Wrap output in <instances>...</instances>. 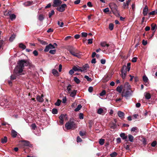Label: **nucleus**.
Here are the masks:
<instances>
[{"mask_svg": "<svg viewBox=\"0 0 157 157\" xmlns=\"http://www.w3.org/2000/svg\"><path fill=\"white\" fill-rule=\"evenodd\" d=\"M17 64V65L14 70L13 75L10 76V79L11 80L16 79L17 76L22 75L21 73L24 68V67L28 66L29 63L28 60H19Z\"/></svg>", "mask_w": 157, "mask_h": 157, "instance_id": "obj_1", "label": "nucleus"}, {"mask_svg": "<svg viewBox=\"0 0 157 157\" xmlns=\"http://www.w3.org/2000/svg\"><path fill=\"white\" fill-rule=\"evenodd\" d=\"M68 51L73 56L79 57L80 56L79 54L77 52L78 50L74 47L70 46L68 47Z\"/></svg>", "mask_w": 157, "mask_h": 157, "instance_id": "obj_2", "label": "nucleus"}, {"mask_svg": "<svg viewBox=\"0 0 157 157\" xmlns=\"http://www.w3.org/2000/svg\"><path fill=\"white\" fill-rule=\"evenodd\" d=\"M65 127L68 130L74 129L77 128V126L74 122H68L65 124Z\"/></svg>", "mask_w": 157, "mask_h": 157, "instance_id": "obj_3", "label": "nucleus"}, {"mask_svg": "<svg viewBox=\"0 0 157 157\" xmlns=\"http://www.w3.org/2000/svg\"><path fill=\"white\" fill-rule=\"evenodd\" d=\"M131 90H125V89H123L121 94V97H124L126 99H128V98L131 95Z\"/></svg>", "mask_w": 157, "mask_h": 157, "instance_id": "obj_4", "label": "nucleus"}, {"mask_svg": "<svg viewBox=\"0 0 157 157\" xmlns=\"http://www.w3.org/2000/svg\"><path fill=\"white\" fill-rule=\"evenodd\" d=\"M67 7V5L65 4H63L59 6L56 8V10L60 12H63L65 10V8Z\"/></svg>", "mask_w": 157, "mask_h": 157, "instance_id": "obj_5", "label": "nucleus"}, {"mask_svg": "<svg viewBox=\"0 0 157 157\" xmlns=\"http://www.w3.org/2000/svg\"><path fill=\"white\" fill-rule=\"evenodd\" d=\"M53 3L52 6L53 7H56L59 6L62 3V2L60 0H53Z\"/></svg>", "mask_w": 157, "mask_h": 157, "instance_id": "obj_6", "label": "nucleus"}, {"mask_svg": "<svg viewBox=\"0 0 157 157\" xmlns=\"http://www.w3.org/2000/svg\"><path fill=\"white\" fill-rule=\"evenodd\" d=\"M123 89L125 90H131V86L129 83L126 82L124 83L123 87Z\"/></svg>", "mask_w": 157, "mask_h": 157, "instance_id": "obj_7", "label": "nucleus"}, {"mask_svg": "<svg viewBox=\"0 0 157 157\" xmlns=\"http://www.w3.org/2000/svg\"><path fill=\"white\" fill-rule=\"evenodd\" d=\"M67 115H64L63 114H61L59 117V118L60 119L59 122L60 123L62 124L63 123V119L64 118L65 116H66Z\"/></svg>", "mask_w": 157, "mask_h": 157, "instance_id": "obj_8", "label": "nucleus"}, {"mask_svg": "<svg viewBox=\"0 0 157 157\" xmlns=\"http://www.w3.org/2000/svg\"><path fill=\"white\" fill-rule=\"evenodd\" d=\"M100 45L102 47H105L106 50L108 49V47L109 46V44H107L106 42L105 41L101 42L100 43Z\"/></svg>", "mask_w": 157, "mask_h": 157, "instance_id": "obj_9", "label": "nucleus"}, {"mask_svg": "<svg viewBox=\"0 0 157 157\" xmlns=\"http://www.w3.org/2000/svg\"><path fill=\"white\" fill-rule=\"evenodd\" d=\"M21 144L24 146H29L30 144L29 141L27 140H22L21 141Z\"/></svg>", "mask_w": 157, "mask_h": 157, "instance_id": "obj_10", "label": "nucleus"}, {"mask_svg": "<svg viewBox=\"0 0 157 157\" xmlns=\"http://www.w3.org/2000/svg\"><path fill=\"white\" fill-rule=\"evenodd\" d=\"M44 95L42 94L41 96L40 95H38L36 98V100L37 101L40 102H42L44 101V99L43 97Z\"/></svg>", "mask_w": 157, "mask_h": 157, "instance_id": "obj_11", "label": "nucleus"}, {"mask_svg": "<svg viewBox=\"0 0 157 157\" xmlns=\"http://www.w3.org/2000/svg\"><path fill=\"white\" fill-rule=\"evenodd\" d=\"M120 136L123 140H124L125 141H127V139L128 137V136L125 133H122L120 134Z\"/></svg>", "mask_w": 157, "mask_h": 157, "instance_id": "obj_12", "label": "nucleus"}, {"mask_svg": "<svg viewBox=\"0 0 157 157\" xmlns=\"http://www.w3.org/2000/svg\"><path fill=\"white\" fill-rule=\"evenodd\" d=\"M118 116L121 119H123L124 118V113L123 112L119 111L117 113Z\"/></svg>", "mask_w": 157, "mask_h": 157, "instance_id": "obj_13", "label": "nucleus"}, {"mask_svg": "<svg viewBox=\"0 0 157 157\" xmlns=\"http://www.w3.org/2000/svg\"><path fill=\"white\" fill-rule=\"evenodd\" d=\"M148 10V7L147 6H145V7L143 9V13L144 16L147 15V11Z\"/></svg>", "mask_w": 157, "mask_h": 157, "instance_id": "obj_14", "label": "nucleus"}, {"mask_svg": "<svg viewBox=\"0 0 157 157\" xmlns=\"http://www.w3.org/2000/svg\"><path fill=\"white\" fill-rule=\"evenodd\" d=\"M89 68V66L88 64H86L83 66L82 67V69L83 70V71L86 70L88 68Z\"/></svg>", "mask_w": 157, "mask_h": 157, "instance_id": "obj_15", "label": "nucleus"}, {"mask_svg": "<svg viewBox=\"0 0 157 157\" xmlns=\"http://www.w3.org/2000/svg\"><path fill=\"white\" fill-rule=\"evenodd\" d=\"M72 69L74 70V71H80L81 72H83V70H82V69L78 68L77 67H76L75 66H74L73 67Z\"/></svg>", "mask_w": 157, "mask_h": 157, "instance_id": "obj_16", "label": "nucleus"}, {"mask_svg": "<svg viewBox=\"0 0 157 157\" xmlns=\"http://www.w3.org/2000/svg\"><path fill=\"white\" fill-rule=\"evenodd\" d=\"M17 135V132L14 130H13L11 131V136L13 137H16Z\"/></svg>", "mask_w": 157, "mask_h": 157, "instance_id": "obj_17", "label": "nucleus"}, {"mask_svg": "<svg viewBox=\"0 0 157 157\" xmlns=\"http://www.w3.org/2000/svg\"><path fill=\"white\" fill-rule=\"evenodd\" d=\"M123 87L121 85V86H118L116 88V90L119 93H121Z\"/></svg>", "mask_w": 157, "mask_h": 157, "instance_id": "obj_18", "label": "nucleus"}, {"mask_svg": "<svg viewBox=\"0 0 157 157\" xmlns=\"http://www.w3.org/2000/svg\"><path fill=\"white\" fill-rule=\"evenodd\" d=\"M38 40L39 42H40V44L43 45H45L48 44V43L40 39H38Z\"/></svg>", "mask_w": 157, "mask_h": 157, "instance_id": "obj_19", "label": "nucleus"}, {"mask_svg": "<svg viewBox=\"0 0 157 157\" xmlns=\"http://www.w3.org/2000/svg\"><path fill=\"white\" fill-rule=\"evenodd\" d=\"M44 18V16L42 14L39 15L38 17V20L40 21H43Z\"/></svg>", "mask_w": 157, "mask_h": 157, "instance_id": "obj_20", "label": "nucleus"}, {"mask_svg": "<svg viewBox=\"0 0 157 157\" xmlns=\"http://www.w3.org/2000/svg\"><path fill=\"white\" fill-rule=\"evenodd\" d=\"M52 73L55 76H57L59 75V73L58 71H57L55 69H54L52 70Z\"/></svg>", "mask_w": 157, "mask_h": 157, "instance_id": "obj_21", "label": "nucleus"}, {"mask_svg": "<svg viewBox=\"0 0 157 157\" xmlns=\"http://www.w3.org/2000/svg\"><path fill=\"white\" fill-rule=\"evenodd\" d=\"M121 73H124V72H127V67L125 65L123 66L121 70Z\"/></svg>", "mask_w": 157, "mask_h": 157, "instance_id": "obj_22", "label": "nucleus"}, {"mask_svg": "<svg viewBox=\"0 0 157 157\" xmlns=\"http://www.w3.org/2000/svg\"><path fill=\"white\" fill-rule=\"evenodd\" d=\"M128 136L129 141L131 142H133L134 140V137L131 134H129Z\"/></svg>", "mask_w": 157, "mask_h": 157, "instance_id": "obj_23", "label": "nucleus"}, {"mask_svg": "<svg viewBox=\"0 0 157 157\" xmlns=\"http://www.w3.org/2000/svg\"><path fill=\"white\" fill-rule=\"evenodd\" d=\"M77 92V90H74L70 94V96L72 97H74L75 96V95H76Z\"/></svg>", "mask_w": 157, "mask_h": 157, "instance_id": "obj_24", "label": "nucleus"}, {"mask_svg": "<svg viewBox=\"0 0 157 157\" xmlns=\"http://www.w3.org/2000/svg\"><path fill=\"white\" fill-rule=\"evenodd\" d=\"M117 127V125L116 124L113 122H112L110 124V127L113 129H115Z\"/></svg>", "mask_w": 157, "mask_h": 157, "instance_id": "obj_25", "label": "nucleus"}, {"mask_svg": "<svg viewBox=\"0 0 157 157\" xmlns=\"http://www.w3.org/2000/svg\"><path fill=\"white\" fill-rule=\"evenodd\" d=\"M19 47L23 50L25 49L26 48V46L22 43L19 44Z\"/></svg>", "mask_w": 157, "mask_h": 157, "instance_id": "obj_26", "label": "nucleus"}, {"mask_svg": "<svg viewBox=\"0 0 157 157\" xmlns=\"http://www.w3.org/2000/svg\"><path fill=\"white\" fill-rule=\"evenodd\" d=\"M10 18L11 21H13L16 18V16L14 14H12L10 15Z\"/></svg>", "mask_w": 157, "mask_h": 157, "instance_id": "obj_27", "label": "nucleus"}, {"mask_svg": "<svg viewBox=\"0 0 157 157\" xmlns=\"http://www.w3.org/2000/svg\"><path fill=\"white\" fill-rule=\"evenodd\" d=\"M16 36V35L14 34H13L11 36H10L9 38V40L10 42H12L13 40L15 39V37Z\"/></svg>", "mask_w": 157, "mask_h": 157, "instance_id": "obj_28", "label": "nucleus"}, {"mask_svg": "<svg viewBox=\"0 0 157 157\" xmlns=\"http://www.w3.org/2000/svg\"><path fill=\"white\" fill-rule=\"evenodd\" d=\"M7 138L6 136H5L4 138L1 139V142L2 144L6 143L7 142Z\"/></svg>", "mask_w": 157, "mask_h": 157, "instance_id": "obj_29", "label": "nucleus"}, {"mask_svg": "<svg viewBox=\"0 0 157 157\" xmlns=\"http://www.w3.org/2000/svg\"><path fill=\"white\" fill-rule=\"evenodd\" d=\"M104 112V110L102 108H100L97 111V113L100 114H102Z\"/></svg>", "mask_w": 157, "mask_h": 157, "instance_id": "obj_30", "label": "nucleus"}, {"mask_svg": "<svg viewBox=\"0 0 157 157\" xmlns=\"http://www.w3.org/2000/svg\"><path fill=\"white\" fill-rule=\"evenodd\" d=\"M114 28V25L112 23H111L109 24V29L112 31L113 29Z\"/></svg>", "mask_w": 157, "mask_h": 157, "instance_id": "obj_31", "label": "nucleus"}, {"mask_svg": "<svg viewBox=\"0 0 157 157\" xmlns=\"http://www.w3.org/2000/svg\"><path fill=\"white\" fill-rule=\"evenodd\" d=\"M82 107V106L81 105H79L77 108L75 109L74 111L75 112L78 111L81 109Z\"/></svg>", "mask_w": 157, "mask_h": 157, "instance_id": "obj_32", "label": "nucleus"}, {"mask_svg": "<svg viewBox=\"0 0 157 157\" xmlns=\"http://www.w3.org/2000/svg\"><path fill=\"white\" fill-rule=\"evenodd\" d=\"M151 30L152 31H154L155 28L156 27V25L155 24L152 23L151 25Z\"/></svg>", "mask_w": 157, "mask_h": 157, "instance_id": "obj_33", "label": "nucleus"}, {"mask_svg": "<svg viewBox=\"0 0 157 157\" xmlns=\"http://www.w3.org/2000/svg\"><path fill=\"white\" fill-rule=\"evenodd\" d=\"M145 98L147 99H149L151 98V95L149 93H147L145 96Z\"/></svg>", "mask_w": 157, "mask_h": 157, "instance_id": "obj_34", "label": "nucleus"}, {"mask_svg": "<svg viewBox=\"0 0 157 157\" xmlns=\"http://www.w3.org/2000/svg\"><path fill=\"white\" fill-rule=\"evenodd\" d=\"M55 12L53 10H52L51 12H49V17L51 18V17L54 14Z\"/></svg>", "mask_w": 157, "mask_h": 157, "instance_id": "obj_35", "label": "nucleus"}, {"mask_svg": "<svg viewBox=\"0 0 157 157\" xmlns=\"http://www.w3.org/2000/svg\"><path fill=\"white\" fill-rule=\"evenodd\" d=\"M89 127L90 128H91L92 127L93 125L94 124V122L92 120H90L89 121Z\"/></svg>", "mask_w": 157, "mask_h": 157, "instance_id": "obj_36", "label": "nucleus"}, {"mask_svg": "<svg viewBox=\"0 0 157 157\" xmlns=\"http://www.w3.org/2000/svg\"><path fill=\"white\" fill-rule=\"evenodd\" d=\"M51 48L49 46V44L47 45L44 50V51L45 52H47L49 50L51 49Z\"/></svg>", "mask_w": 157, "mask_h": 157, "instance_id": "obj_37", "label": "nucleus"}, {"mask_svg": "<svg viewBox=\"0 0 157 157\" xmlns=\"http://www.w3.org/2000/svg\"><path fill=\"white\" fill-rule=\"evenodd\" d=\"M74 79L75 82L77 84H79L80 82V80L77 77H75Z\"/></svg>", "mask_w": 157, "mask_h": 157, "instance_id": "obj_38", "label": "nucleus"}, {"mask_svg": "<svg viewBox=\"0 0 157 157\" xmlns=\"http://www.w3.org/2000/svg\"><path fill=\"white\" fill-rule=\"evenodd\" d=\"M143 79L144 82L145 83L147 82L148 80V78L145 75L143 76Z\"/></svg>", "mask_w": 157, "mask_h": 157, "instance_id": "obj_39", "label": "nucleus"}, {"mask_svg": "<svg viewBox=\"0 0 157 157\" xmlns=\"http://www.w3.org/2000/svg\"><path fill=\"white\" fill-rule=\"evenodd\" d=\"M117 155V153L116 152H114L110 154V156L111 157H115Z\"/></svg>", "mask_w": 157, "mask_h": 157, "instance_id": "obj_40", "label": "nucleus"}, {"mask_svg": "<svg viewBox=\"0 0 157 157\" xmlns=\"http://www.w3.org/2000/svg\"><path fill=\"white\" fill-rule=\"evenodd\" d=\"M127 72H124V73H121V76L123 79H124L125 78Z\"/></svg>", "mask_w": 157, "mask_h": 157, "instance_id": "obj_41", "label": "nucleus"}, {"mask_svg": "<svg viewBox=\"0 0 157 157\" xmlns=\"http://www.w3.org/2000/svg\"><path fill=\"white\" fill-rule=\"evenodd\" d=\"M104 139H101L99 140V143L101 145H103L104 143Z\"/></svg>", "mask_w": 157, "mask_h": 157, "instance_id": "obj_42", "label": "nucleus"}, {"mask_svg": "<svg viewBox=\"0 0 157 157\" xmlns=\"http://www.w3.org/2000/svg\"><path fill=\"white\" fill-rule=\"evenodd\" d=\"M61 101L59 99H58L57 101L55 103V105L57 106H59L60 105Z\"/></svg>", "mask_w": 157, "mask_h": 157, "instance_id": "obj_43", "label": "nucleus"}, {"mask_svg": "<svg viewBox=\"0 0 157 157\" xmlns=\"http://www.w3.org/2000/svg\"><path fill=\"white\" fill-rule=\"evenodd\" d=\"M84 78L86 79L89 82H91L92 81V79L91 78H89L88 76L85 75Z\"/></svg>", "mask_w": 157, "mask_h": 157, "instance_id": "obj_44", "label": "nucleus"}, {"mask_svg": "<svg viewBox=\"0 0 157 157\" xmlns=\"http://www.w3.org/2000/svg\"><path fill=\"white\" fill-rule=\"evenodd\" d=\"M52 113L53 114H56L58 113L57 110L55 108H53L52 109Z\"/></svg>", "mask_w": 157, "mask_h": 157, "instance_id": "obj_45", "label": "nucleus"}, {"mask_svg": "<svg viewBox=\"0 0 157 157\" xmlns=\"http://www.w3.org/2000/svg\"><path fill=\"white\" fill-rule=\"evenodd\" d=\"M72 88V86L71 84H69L68 86H67V90L69 92V93H70V92L71 90V88Z\"/></svg>", "mask_w": 157, "mask_h": 157, "instance_id": "obj_46", "label": "nucleus"}, {"mask_svg": "<svg viewBox=\"0 0 157 157\" xmlns=\"http://www.w3.org/2000/svg\"><path fill=\"white\" fill-rule=\"evenodd\" d=\"M58 25L61 27H62L63 25V22H60L59 21L57 22Z\"/></svg>", "mask_w": 157, "mask_h": 157, "instance_id": "obj_47", "label": "nucleus"}, {"mask_svg": "<svg viewBox=\"0 0 157 157\" xmlns=\"http://www.w3.org/2000/svg\"><path fill=\"white\" fill-rule=\"evenodd\" d=\"M31 126L32 129L34 130H35L36 128V126L35 123H33L31 125Z\"/></svg>", "mask_w": 157, "mask_h": 157, "instance_id": "obj_48", "label": "nucleus"}, {"mask_svg": "<svg viewBox=\"0 0 157 157\" xmlns=\"http://www.w3.org/2000/svg\"><path fill=\"white\" fill-rule=\"evenodd\" d=\"M155 13H157V10H156V11H153L151 12H150L149 13V15H154L155 14Z\"/></svg>", "mask_w": 157, "mask_h": 157, "instance_id": "obj_49", "label": "nucleus"}, {"mask_svg": "<svg viewBox=\"0 0 157 157\" xmlns=\"http://www.w3.org/2000/svg\"><path fill=\"white\" fill-rule=\"evenodd\" d=\"M106 94V91L105 90H103L100 94V95L102 96L105 95Z\"/></svg>", "mask_w": 157, "mask_h": 157, "instance_id": "obj_50", "label": "nucleus"}, {"mask_svg": "<svg viewBox=\"0 0 157 157\" xmlns=\"http://www.w3.org/2000/svg\"><path fill=\"white\" fill-rule=\"evenodd\" d=\"M112 13L115 15H117V14L118 15H120L119 14L117 13V10L115 9H114L113 10H112Z\"/></svg>", "mask_w": 157, "mask_h": 157, "instance_id": "obj_51", "label": "nucleus"}, {"mask_svg": "<svg viewBox=\"0 0 157 157\" xmlns=\"http://www.w3.org/2000/svg\"><path fill=\"white\" fill-rule=\"evenodd\" d=\"M79 134L81 136H83L86 135V132H82V131H80Z\"/></svg>", "mask_w": 157, "mask_h": 157, "instance_id": "obj_52", "label": "nucleus"}, {"mask_svg": "<svg viewBox=\"0 0 157 157\" xmlns=\"http://www.w3.org/2000/svg\"><path fill=\"white\" fill-rule=\"evenodd\" d=\"M56 49L50 50L49 53L52 54H54L56 53Z\"/></svg>", "mask_w": 157, "mask_h": 157, "instance_id": "obj_53", "label": "nucleus"}, {"mask_svg": "<svg viewBox=\"0 0 157 157\" xmlns=\"http://www.w3.org/2000/svg\"><path fill=\"white\" fill-rule=\"evenodd\" d=\"M103 12L105 13H107L109 12V9L108 8H106L103 10Z\"/></svg>", "mask_w": 157, "mask_h": 157, "instance_id": "obj_54", "label": "nucleus"}, {"mask_svg": "<svg viewBox=\"0 0 157 157\" xmlns=\"http://www.w3.org/2000/svg\"><path fill=\"white\" fill-rule=\"evenodd\" d=\"M87 33H86L82 32L81 33L82 37H86L87 35Z\"/></svg>", "mask_w": 157, "mask_h": 157, "instance_id": "obj_55", "label": "nucleus"}, {"mask_svg": "<svg viewBox=\"0 0 157 157\" xmlns=\"http://www.w3.org/2000/svg\"><path fill=\"white\" fill-rule=\"evenodd\" d=\"M79 117L80 119H83V114L82 113H80L79 114Z\"/></svg>", "mask_w": 157, "mask_h": 157, "instance_id": "obj_56", "label": "nucleus"}, {"mask_svg": "<svg viewBox=\"0 0 157 157\" xmlns=\"http://www.w3.org/2000/svg\"><path fill=\"white\" fill-rule=\"evenodd\" d=\"M138 58L136 57H133L132 60V61L133 63H135L136 62L137 59Z\"/></svg>", "mask_w": 157, "mask_h": 157, "instance_id": "obj_57", "label": "nucleus"}, {"mask_svg": "<svg viewBox=\"0 0 157 157\" xmlns=\"http://www.w3.org/2000/svg\"><path fill=\"white\" fill-rule=\"evenodd\" d=\"M157 143L156 141H153L152 143L151 144V145L153 147H155L156 144Z\"/></svg>", "mask_w": 157, "mask_h": 157, "instance_id": "obj_58", "label": "nucleus"}, {"mask_svg": "<svg viewBox=\"0 0 157 157\" xmlns=\"http://www.w3.org/2000/svg\"><path fill=\"white\" fill-rule=\"evenodd\" d=\"M93 39H89L88 40V44H91L92 43H93Z\"/></svg>", "mask_w": 157, "mask_h": 157, "instance_id": "obj_59", "label": "nucleus"}, {"mask_svg": "<svg viewBox=\"0 0 157 157\" xmlns=\"http://www.w3.org/2000/svg\"><path fill=\"white\" fill-rule=\"evenodd\" d=\"M77 142H81L82 141V140L81 138L79 136H78L77 137Z\"/></svg>", "mask_w": 157, "mask_h": 157, "instance_id": "obj_60", "label": "nucleus"}, {"mask_svg": "<svg viewBox=\"0 0 157 157\" xmlns=\"http://www.w3.org/2000/svg\"><path fill=\"white\" fill-rule=\"evenodd\" d=\"M93 87L92 86H90L88 88V91L90 92H92L93 91Z\"/></svg>", "mask_w": 157, "mask_h": 157, "instance_id": "obj_61", "label": "nucleus"}, {"mask_svg": "<svg viewBox=\"0 0 157 157\" xmlns=\"http://www.w3.org/2000/svg\"><path fill=\"white\" fill-rule=\"evenodd\" d=\"M129 147V145H126V146L124 145V147L126 150H130Z\"/></svg>", "mask_w": 157, "mask_h": 157, "instance_id": "obj_62", "label": "nucleus"}, {"mask_svg": "<svg viewBox=\"0 0 157 157\" xmlns=\"http://www.w3.org/2000/svg\"><path fill=\"white\" fill-rule=\"evenodd\" d=\"M33 54L35 56H37L38 55V53L37 51L34 50L33 52Z\"/></svg>", "mask_w": 157, "mask_h": 157, "instance_id": "obj_63", "label": "nucleus"}, {"mask_svg": "<svg viewBox=\"0 0 157 157\" xmlns=\"http://www.w3.org/2000/svg\"><path fill=\"white\" fill-rule=\"evenodd\" d=\"M117 143H120L121 142V139L120 138L118 137L117 139Z\"/></svg>", "mask_w": 157, "mask_h": 157, "instance_id": "obj_64", "label": "nucleus"}]
</instances>
